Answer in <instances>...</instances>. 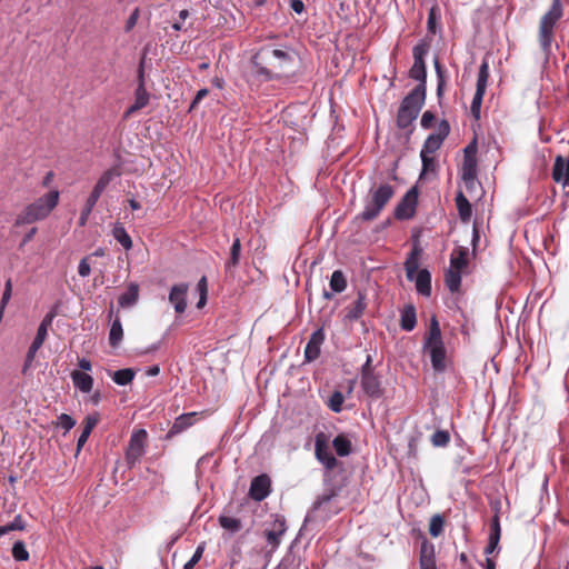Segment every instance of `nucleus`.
<instances>
[{"instance_id": "2", "label": "nucleus", "mask_w": 569, "mask_h": 569, "mask_svg": "<svg viewBox=\"0 0 569 569\" xmlns=\"http://www.w3.org/2000/svg\"><path fill=\"white\" fill-rule=\"evenodd\" d=\"M563 17V7L560 0H552L550 8L541 16L538 27V42L541 51L549 57L555 41L557 24Z\"/></svg>"}, {"instance_id": "59", "label": "nucleus", "mask_w": 569, "mask_h": 569, "mask_svg": "<svg viewBox=\"0 0 569 569\" xmlns=\"http://www.w3.org/2000/svg\"><path fill=\"white\" fill-rule=\"evenodd\" d=\"M10 526H12V530H23L26 527V523L22 520V517L20 515H18L14 517L13 521L10 522Z\"/></svg>"}, {"instance_id": "44", "label": "nucleus", "mask_w": 569, "mask_h": 569, "mask_svg": "<svg viewBox=\"0 0 569 569\" xmlns=\"http://www.w3.org/2000/svg\"><path fill=\"white\" fill-rule=\"evenodd\" d=\"M443 525H445V520H443L442 516H440V515L432 516L430 519V523H429L430 536L433 538L439 537L443 531Z\"/></svg>"}, {"instance_id": "43", "label": "nucleus", "mask_w": 569, "mask_h": 569, "mask_svg": "<svg viewBox=\"0 0 569 569\" xmlns=\"http://www.w3.org/2000/svg\"><path fill=\"white\" fill-rule=\"evenodd\" d=\"M219 525L223 529H226L232 533L238 532L242 527L241 521L239 519L233 518V517H228V516H220Z\"/></svg>"}, {"instance_id": "36", "label": "nucleus", "mask_w": 569, "mask_h": 569, "mask_svg": "<svg viewBox=\"0 0 569 569\" xmlns=\"http://www.w3.org/2000/svg\"><path fill=\"white\" fill-rule=\"evenodd\" d=\"M123 338V329L119 317L112 321L109 331V343L111 347L117 348Z\"/></svg>"}, {"instance_id": "8", "label": "nucleus", "mask_w": 569, "mask_h": 569, "mask_svg": "<svg viewBox=\"0 0 569 569\" xmlns=\"http://www.w3.org/2000/svg\"><path fill=\"white\" fill-rule=\"evenodd\" d=\"M57 316V307L51 309L42 319L41 323L38 327L36 338L33 339L31 346L29 347V350L26 356L24 366H23V372L27 371V369L31 366L37 351L41 348L43 345L47 335H48V328L52 325V321L54 317Z\"/></svg>"}, {"instance_id": "64", "label": "nucleus", "mask_w": 569, "mask_h": 569, "mask_svg": "<svg viewBox=\"0 0 569 569\" xmlns=\"http://www.w3.org/2000/svg\"><path fill=\"white\" fill-rule=\"evenodd\" d=\"M198 290L200 292V295L202 293H207V278L206 277H202L199 282H198Z\"/></svg>"}, {"instance_id": "49", "label": "nucleus", "mask_w": 569, "mask_h": 569, "mask_svg": "<svg viewBox=\"0 0 569 569\" xmlns=\"http://www.w3.org/2000/svg\"><path fill=\"white\" fill-rule=\"evenodd\" d=\"M57 425L58 427L64 429L66 431H69L76 426V420L67 413H61L58 417Z\"/></svg>"}, {"instance_id": "29", "label": "nucleus", "mask_w": 569, "mask_h": 569, "mask_svg": "<svg viewBox=\"0 0 569 569\" xmlns=\"http://www.w3.org/2000/svg\"><path fill=\"white\" fill-rule=\"evenodd\" d=\"M367 307L366 297L362 292H358V297L352 306L347 308L346 318L350 321L358 320Z\"/></svg>"}, {"instance_id": "50", "label": "nucleus", "mask_w": 569, "mask_h": 569, "mask_svg": "<svg viewBox=\"0 0 569 569\" xmlns=\"http://www.w3.org/2000/svg\"><path fill=\"white\" fill-rule=\"evenodd\" d=\"M204 550V546L199 545L193 553V556L184 563L183 569H192L201 559Z\"/></svg>"}, {"instance_id": "23", "label": "nucleus", "mask_w": 569, "mask_h": 569, "mask_svg": "<svg viewBox=\"0 0 569 569\" xmlns=\"http://www.w3.org/2000/svg\"><path fill=\"white\" fill-rule=\"evenodd\" d=\"M418 293L430 297L431 295V274L427 269H421L415 274L413 279Z\"/></svg>"}, {"instance_id": "5", "label": "nucleus", "mask_w": 569, "mask_h": 569, "mask_svg": "<svg viewBox=\"0 0 569 569\" xmlns=\"http://www.w3.org/2000/svg\"><path fill=\"white\" fill-rule=\"evenodd\" d=\"M393 194L395 189L389 183L372 187L365 199V208L358 217L363 221L375 220Z\"/></svg>"}, {"instance_id": "48", "label": "nucleus", "mask_w": 569, "mask_h": 569, "mask_svg": "<svg viewBox=\"0 0 569 569\" xmlns=\"http://www.w3.org/2000/svg\"><path fill=\"white\" fill-rule=\"evenodd\" d=\"M450 441V435L446 430H437L431 436V443L435 447H446Z\"/></svg>"}, {"instance_id": "11", "label": "nucleus", "mask_w": 569, "mask_h": 569, "mask_svg": "<svg viewBox=\"0 0 569 569\" xmlns=\"http://www.w3.org/2000/svg\"><path fill=\"white\" fill-rule=\"evenodd\" d=\"M489 79V66L487 61H482L478 72L476 92L471 102L470 111L475 119H480V109L486 88Z\"/></svg>"}, {"instance_id": "55", "label": "nucleus", "mask_w": 569, "mask_h": 569, "mask_svg": "<svg viewBox=\"0 0 569 569\" xmlns=\"http://www.w3.org/2000/svg\"><path fill=\"white\" fill-rule=\"evenodd\" d=\"M435 119V114L431 111L427 110L423 112L421 117L420 124L423 129H430L433 124Z\"/></svg>"}, {"instance_id": "56", "label": "nucleus", "mask_w": 569, "mask_h": 569, "mask_svg": "<svg viewBox=\"0 0 569 569\" xmlns=\"http://www.w3.org/2000/svg\"><path fill=\"white\" fill-rule=\"evenodd\" d=\"M139 14H140V11L138 8H136L131 12V14L128 18L127 23H126V31H130L131 29H133V27L137 24V21L139 19Z\"/></svg>"}, {"instance_id": "31", "label": "nucleus", "mask_w": 569, "mask_h": 569, "mask_svg": "<svg viewBox=\"0 0 569 569\" xmlns=\"http://www.w3.org/2000/svg\"><path fill=\"white\" fill-rule=\"evenodd\" d=\"M468 264V249L459 247L455 249L450 257V268L461 271Z\"/></svg>"}, {"instance_id": "7", "label": "nucleus", "mask_w": 569, "mask_h": 569, "mask_svg": "<svg viewBox=\"0 0 569 569\" xmlns=\"http://www.w3.org/2000/svg\"><path fill=\"white\" fill-rule=\"evenodd\" d=\"M428 53V44L425 42H420L416 44L412 49L413 56V64L409 70V77L413 80L419 81V84L416 88H420L422 86L423 93L427 91V68L425 62V57Z\"/></svg>"}, {"instance_id": "52", "label": "nucleus", "mask_w": 569, "mask_h": 569, "mask_svg": "<svg viewBox=\"0 0 569 569\" xmlns=\"http://www.w3.org/2000/svg\"><path fill=\"white\" fill-rule=\"evenodd\" d=\"M336 496L335 491L326 492L317 498L313 502L312 510H318L322 505L329 502Z\"/></svg>"}, {"instance_id": "53", "label": "nucleus", "mask_w": 569, "mask_h": 569, "mask_svg": "<svg viewBox=\"0 0 569 569\" xmlns=\"http://www.w3.org/2000/svg\"><path fill=\"white\" fill-rule=\"evenodd\" d=\"M89 258L90 257H84L83 259L80 260L79 262V266H78V273L80 277L82 278H86L90 274L91 272V267H90V263H89Z\"/></svg>"}, {"instance_id": "25", "label": "nucleus", "mask_w": 569, "mask_h": 569, "mask_svg": "<svg viewBox=\"0 0 569 569\" xmlns=\"http://www.w3.org/2000/svg\"><path fill=\"white\" fill-rule=\"evenodd\" d=\"M417 325L416 308L412 305L406 306L400 315V328L405 331H412Z\"/></svg>"}, {"instance_id": "9", "label": "nucleus", "mask_w": 569, "mask_h": 569, "mask_svg": "<svg viewBox=\"0 0 569 569\" xmlns=\"http://www.w3.org/2000/svg\"><path fill=\"white\" fill-rule=\"evenodd\" d=\"M147 437L144 429L132 432L126 451V461L130 468L134 467L146 453Z\"/></svg>"}, {"instance_id": "30", "label": "nucleus", "mask_w": 569, "mask_h": 569, "mask_svg": "<svg viewBox=\"0 0 569 569\" xmlns=\"http://www.w3.org/2000/svg\"><path fill=\"white\" fill-rule=\"evenodd\" d=\"M241 242L239 238H236L230 248V257L224 263V270L227 273H232L240 262Z\"/></svg>"}, {"instance_id": "4", "label": "nucleus", "mask_w": 569, "mask_h": 569, "mask_svg": "<svg viewBox=\"0 0 569 569\" xmlns=\"http://www.w3.org/2000/svg\"><path fill=\"white\" fill-rule=\"evenodd\" d=\"M426 101L422 86L413 88L401 101L397 113V127L408 129L418 118Z\"/></svg>"}, {"instance_id": "47", "label": "nucleus", "mask_w": 569, "mask_h": 569, "mask_svg": "<svg viewBox=\"0 0 569 569\" xmlns=\"http://www.w3.org/2000/svg\"><path fill=\"white\" fill-rule=\"evenodd\" d=\"M433 63H435V70L437 73V79H438L437 97L440 99L442 97L443 90H445V74H443L442 66L440 64L438 58L435 59Z\"/></svg>"}, {"instance_id": "21", "label": "nucleus", "mask_w": 569, "mask_h": 569, "mask_svg": "<svg viewBox=\"0 0 569 569\" xmlns=\"http://www.w3.org/2000/svg\"><path fill=\"white\" fill-rule=\"evenodd\" d=\"M501 537V527H500V520L499 516L495 515L491 519L490 523V535L488 539V545L485 548L486 555H491L495 551L499 550V541Z\"/></svg>"}, {"instance_id": "33", "label": "nucleus", "mask_w": 569, "mask_h": 569, "mask_svg": "<svg viewBox=\"0 0 569 569\" xmlns=\"http://www.w3.org/2000/svg\"><path fill=\"white\" fill-rule=\"evenodd\" d=\"M332 446L336 450V453L339 456V457H347L351 453L352 451V443L351 441L348 439L347 436H345L343 433H340L333 440H332Z\"/></svg>"}, {"instance_id": "57", "label": "nucleus", "mask_w": 569, "mask_h": 569, "mask_svg": "<svg viewBox=\"0 0 569 569\" xmlns=\"http://www.w3.org/2000/svg\"><path fill=\"white\" fill-rule=\"evenodd\" d=\"M208 93H209V90H208V89H206V88L200 89V90L197 92V94H196L194 99L192 100L190 108H191V109L196 108V107H197V104H198V103H199V102H200L204 97H207V96H208Z\"/></svg>"}, {"instance_id": "51", "label": "nucleus", "mask_w": 569, "mask_h": 569, "mask_svg": "<svg viewBox=\"0 0 569 569\" xmlns=\"http://www.w3.org/2000/svg\"><path fill=\"white\" fill-rule=\"evenodd\" d=\"M11 295H12V281H11V279H8L6 281L4 290H3L2 298H1V301H0V308L1 309H6L8 302L11 299Z\"/></svg>"}, {"instance_id": "17", "label": "nucleus", "mask_w": 569, "mask_h": 569, "mask_svg": "<svg viewBox=\"0 0 569 569\" xmlns=\"http://www.w3.org/2000/svg\"><path fill=\"white\" fill-rule=\"evenodd\" d=\"M189 286L187 283L174 284L169 293V301L173 305L177 313H183L187 309V293Z\"/></svg>"}, {"instance_id": "58", "label": "nucleus", "mask_w": 569, "mask_h": 569, "mask_svg": "<svg viewBox=\"0 0 569 569\" xmlns=\"http://www.w3.org/2000/svg\"><path fill=\"white\" fill-rule=\"evenodd\" d=\"M290 8L298 14L305 11V4L302 0H290Z\"/></svg>"}, {"instance_id": "18", "label": "nucleus", "mask_w": 569, "mask_h": 569, "mask_svg": "<svg viewBox=\"0 0 569 569\" xmlns=\"http://www.w3.org/2000/svg\"><path fill=\"white\" fill-rule=\"evenodd\" d=\"M287 530L284 518H277L270 529L264 530V537L267 539L268 545L271 546V551H274L280 542L281 537L284 535Z\"/></svg>"}, {"instance_id": "19", "label": "nucleus", "mask_w": 569, "mask_h": 569, "mask_svg": "<svg viewBox=\"0 0 569 569\" xmlns=\"http://www.w3.org/2000/svg\"><path fill=\"white\" fill-rule=\"evenodd\" d=\"M323 341H325V332H323V329L320 328L311 335V337L305 348L306 361L311 362L320 356V348H321V345L323 343Z\"/></svg>"}, {"instance_id": "14", "label": "nucleus", "mask_w": 569, "mask_h": 569, "mask_svg": "<svg viewBox=\"0 0 569 569\" xmlns=\"http://www.w3.org/2000/svg\"><path fill=\"white\" fill-rule=\"evenodd\" d=\"M142 64L143 62L140 63L139 68V84L134 94V103L124 112V119H128L131 114L144 108L149 102V93L144 87Z\"/></svg>"}, {"instance_id": "61", "label": "nucleus", "mask_w": 569, "mask_h": 569, "mask_svg": "<svg viewBox=\"0 0 569 569\" xmlns=\"http://www.w3.org/2000/svg\"><path fill=\"white\" fill-rule=\"evenodd\" d=\"M371 363H372V357L370 355H368L367 359H366V362H365V365L361 368V375L375 373L373 369L371 367Z\"/></svg>"}, {"instance_id": "35", "label": "nucleus", "mask_w": 569, "mask_h": 569, "mask_svg": "<svg viewBox=\"0 0 569 569\" xmlns=\"http://www.w3.org/2000/svg\"><path fill=\"white\" fill-rule=\"evenodd\" d=\"M97 423H98L97 417H94V416L86 417L84 427H83L82 432L79 436L78 441H77V450L78 451H80L81 448L84 446V443L87 442L90 433L92 432V430L97 426Z\"/></svg>"}, {"instance_id": "27", "label": "nucleus", "mask_w": 569, "mask_h": 569, "mask_svg": "<svg viewBox=\"0 0 569 569\" xmlns=\"http://www.w3.org/2000/svg\"><path fill=\"white\" fill-rule=\"evenodd\" d=\"M71 379L77 389L81 392H90L93 386V379L90 375L74 370L71 372Z\"/></svg>"}, {"instance_id": "34", "label": "nucleus", "mask_w": 569, "mask_h": 569, "mask_svg": "<svg viewBox=\"0 0 569 569\" xmlns=\"http://www.w3.org/2000/svg\"><path fill=\"white\" fill-rule=\"evenodd\" d=\"M113 238L123 247L124 250H130L133 246L131 237L124 229V227L117 222L112 229Z\"/></svg>"}, {"instance_id": "39", "label": "nucleus", "mask_w": 569, "mask_h": 569, "mask_svg": "<svg viewBox=\"0 0 569 569\" xmlns=\"http://www.w3.org/2000/svg\"><path fill=\"white\" fill-rule=\"evenodd\" d=\"M446 284L451 292H457L461 284V271L449 268L446 272Z\"/></svg>"}, {"instance_id": "24", "label": "nucleus", "mask_w": 569, "mask_h": 569, "mask_svg": "<svg viewBox=\"0 0 569 569\" xmlns=\"http://www.w3.org/2000/svg\"><path fill=\"white\" fill-rule=\"evenodd\" d=\"M139 299V286L134 282L129 283L127 290L119 296L118 303L121 308H130L137 303Z\"/></svg>"}, {"instance_id": "45", "label": "nucleus", "mask_w": 569, "mask_h": 569, "mask_svg": "<svg viewBox=\"0 0 569 569\" xmlns=\"http://www.w3.org/2000/svg\"><path fill=\"white\" fill-rule=\"evenodd\" d=\"M343 401H345V396L342 395V392L340 391H335L329 400H328V407L330 408V410H332L333 412L336 413H339L341 412L342 410V405H343Z\"/></svg>"}, {"instance_id": "20", "label": "nucleus", "mask_w": 569, "mask_h": 569, "mask_svg": "<svg viewBox=\"0 0 569 569\" xmlns=\"http://www.w3.org/2000/svg\"><path fill=\"white\" fill-rule=\"evenodd\" d=\"M361 387L365 393L373 399L380 398L383 393L380 379L375 373L361 375Z\"/></svg>"}, {"instance_id": "13", "label": "nucleus", "mask_w": 569, "mask_h": 569, "mask_svg": "<svg viewBox=\"0 0 569 569\" xmlns=\"http://www.w3.org/2000/svg\"><path fill=\"white\" fill-rule=\"evenodd\" d=\"M418 202V189L417 187L410 188L400 202L397 204L395 216L397 219H410L416 212Z\"/></svg>"}, {"instance_id": "38", "label": "nucleus", "mask_w": 569, "mask_h": 569, "mask_svg": "<svg viewBox=\"0 0 569 569\" xmlns=\"http://www.w3.org/2000/svg\"><path fill=\"white\" fill-rule=\"evenodd\" d=\"M134 376L136 372L133 369L126 368L117 370L112 376V380L119 386H127L133 380Z\"/></svg>"}, {"instance_id": "3", "label": "nucleus", "mask_w": 569, "mask_h": 569, "mask_svg": "<svg viewBox=\"0 0 569 569\" xmlns=\"http://www.w3.org/2000/svg\"><path fill=\"white\" fill-rule=\"evenodd\" d=\"M58 201L59 191H49L43 197H40L34 202L26 207V209L18 214L16 219V226L30 224L47 218L56 208Z\"/></svg>"}, {"instance_id": "42", "label": "nucleus", "mask_w": 569, "mask_h": 569, "mask_svg": "<svg viewBox=\"0 0 569 569\" xmlns=\"http://www.w3.org/2000/svg\"><path fill=\"white\" fill-rule=\"evenodd\" d=\"M419 262L416 252H411L405 262L406 277L409 281H413L415 274L418 273Z\"/></svg>"}, {"instance_id": "1", "label": "nucleus", "mask_w": 569, "mask_h": 569, "mask_svg": "<svg viewBox=\"0 0 569 569\" xmlns=\"http://www.w3.org/2000/svg\"><path fill=\"white\" fill-rule=\"evenodd\" d=\"M292 62L289 51L264 46L252 57L250 76L259 82L277 80L287 73Z\"/></svg>"}, {"instance_id": "15", "label": "nucleus", "mask_w": 569, "mask_h": 569, "mask_svg": "<svg viewBox=\"0 0 569 569\" xmlns=\"http://www.w3.org/2000/svg\"><path fill=\"white\" fill-rule=\"evenodd\" d=\"M423 350L429 352L432 369L437 372H443L447 368L445 342L423 345Z\"/></svg>"}, {"instance_id": "60", "label": "nucleus", "mask_w": 569, "mask_h": 569, "mask_svg": "<svg viewBox=\"0 0 569 569\" xmlns=\"http://www.w3.org/2000/svg\"><path fill=\"white\" fill-rule=\"evenodd\" d=\"M462 181L468 192H472L478 184L477 177L470 179H462Z\"/></svg>"}, {"instance_id": "46", "label": "nucleus", "mask_w": 569, "mask_h": 569, "mask_svg": "<svg viewBox=\"0 0 569 569\" xmlns=\"http://www.w3.org/2000/svg\"><path fill=\"white\" fill-rule=\"evenodd\" d=\"M12 557L17 561H27L29 559V552L26 549L23 541H16L12 547Z\"/></svg>"}, {"instance_id": "37", "label": "nucleus", "mask_w": 569, "mask_h": 569, "mask_svg": "<svg viewBox=\"0 0 569 569\" xmlns=\"http://www.w3.org/2000/svg\"><path fill=\"white\" fill-rule=\"evenodd\" d=\"M461 179H470L477 177V161L475 156H465Z\"/></svg>"}, {"instance_id": "40", "label": "nucleus", "mask_w": 569, "mask_h": 569, "mask_svg": "<svg viewBox=\"0 0 569 569\" xmlns=\"http://www.w3.org/2000/svg\"><path fill=\"white\" fill-rule=\"evenodd\" d=\"M440 18V9L437 6H432L429 10L427 21V28L430 33L436 34L438 32Z\"/></svg>"}, {"instance_id": "6", "label": "nucleus", "mask_w": 569, "mask_h": 569, "mask_svg": "<svg viewBox=\"0 0 569 569\" xmlns=\"http://www.w3.org/2000/svg\"><path fill=\"white\" fill-rule=\"evenodd\" d=\"M119 176L120 171L117 168L108 169L102 173V176L99 178L96 186L93 187V190L91 191L89 198L87 199L83 209L81 210V214L79 218L80 226H84L87 223V220L91 214L103 190L108 187L112 179Z\"/></svg>"}, {"instance_id": "32", "label": "nucleus", "mask_w": 569, "mask_h": 569, "mask_svg": "<svg viewBox=\"0 0 569 569\" xmlns=\"http://www.w3.org/2000/svg\"><path fill=\"white\" fill-rule=\"evenodd\" d=\"M456 206L461 221L468 222L471 218L472 209L462 191H459L456 196Z\"/></svg>"}, {"instance_id": "62", "label": "nucleus", "mask_w": 569, "mask_h": 569, "mask_svg": "<svg viewBox=\"0 0 569 569\" xmlns=\"http://www.w3.org/2000/svg\"><path fill=\"white\" fill-rule=\"evenodd\" d=\"M479 239H480L479 230H478L477 223L475 222L473 230H472V247H473V249H476Z\"/></svg>"}, {"instance_id": "63", "label": "nucleus", "mask_w": 569, "mask_h": 569, "mask_svg": "<svg viewBox=\"0 0 569 569\" xmlns=\"http://www.w3.org/2000/svg\"><path fill=\"white\" fill-rule=\"evenodd\" d=\"M78 365H79L80 369L83 371H89V370H91V367H92L90 360H88L86 358L80 359Z\"/></svg>"}, {"instance_id": "28", "label": "nucleus", "mask_w": 569, "mask_h": 569, "mask_svg": "<svg viewBox=\"0 0 569 569\" xmlns=\"http://www.w3.org/2000/svg\"><path fill=\"white\" fill-rule=\"evenodd\" d=\"M441 342H443V340H442L440 325H439L437 317L433 315L430 319L428 332L425 335L423 345H432V343H441Z\"/></svg>"}, {"instance_id": "26", "label": "nucleus", "mask_w": 569, "mask_h": 569, "mask_svg": "<svg viewBox=\"0 0 569 569\" xmlns=\"http://www.w3.org/2000/svg\"><path fill=\"white\" fill-rule=\"evenodd\" d=\"M196 417V413L194 412H191V413H183L181 416H179L178 418H176L172 427L170 428V430L168 431V437H173L182 431H184L186 429H188L190 426H192L193 423V419Z\"/></svg>"}, {"instance_id": "22", "label": "nucleus", "mask_w": 569, "mask_h": 569, "mask_svg": "<svg viewBox=\"0 0 569 569\" xmlns=\"http://www.w3.org/2000/svg\"><path fill=\"white\" fill-rule=\"evenodd\" d=\"M421 569H436L435 547L431 542L423 540L420 547Z\"/></svg>"}, {"instance_id": "10", "label": "nucleus", "mask_w": 569, "mask_h": 569, "mask_svg": "<svg viewBox=\"0 0 569 569\" xmlns=\"http://www.w3.org/2000/svg\"><path fill=\"white\" fill-rule=\"evenodd\" d=\"M315 456L327 471H332L339 465L329 447V439L325 432H318L315 437Z\"/></svg>"}, {"instance_id": "16", "label": "nucleus", "mask_w": 569, "mask_h": 569, "mask_svg": "<svg viewBox=\"0 0 569 569\" xmlns=\"http://www.w3.org/2000/svg\"><path fill=\"white\" fill-rule=\"evenodd\" d=\"M270 493V478L267 475H260L252 479L249 495L256 501H262Z\"/></svg>"}, {"instance_id": "12", "label": "nucleus", "mask_w": 569, "mask_h": 569, "mask_svg": "<svg viewBox=\"0 0 569 569\" xmlns=\"http://www.w3.org/2000/svg\"><path fill=\"white\" fill-rule=\"evenodd\" d=\"M450 133V124L447 120H441L438 124L437 132L431 133L425 140L422 149L420 153L431 156L435 153L442 144L443 140Z\"/></svg>"}, {"instance_id": "41", "label": "nucleus", "mask_w": 569, "mask_h": 569, "mask_svg": "<svg viewBox=\"0 0 569 569\" xmlns=\"http://www.w3.org/2000/svg\"><path fill=\"white\" fill-rule=\"evenodd\" d=\"M330 288L333 292H342L347 288V280L341 270H336L330 278Z\"/></svg>"}, {"instance_id": "54", "label": "nucleus", "mask_w": 569, "mask_h": 569, "mask_svg": "<svg viewBox=\"0 0 569 569\" xmlns=\"http://www.w3.org/2000/svg\"><path fill=\"white\" fill-rule=\"evenodd\" d=\"M422 162V173L435 169V159L429 154L420 153Z\"/></svg>"}]
</instances>
